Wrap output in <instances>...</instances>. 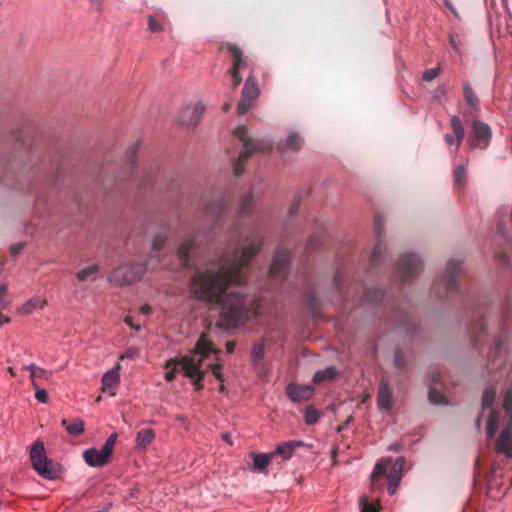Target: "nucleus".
I'll return each instance as SVG.
<instances>
[{"label":"nucleus","mask_w":512,"mask_h":512,"mask_svg":"<svg viewBox=\"0 0 512 512\" xmlns=\"http://www.w3.org/2000/svg\"><path fill=\"white\" fill-rule=\"evenodd\" d=\"M383 224L384 222L382 217L379 214L376 215L374 219V230L378 238H380V236L382 235Z\"/></svg>","instance_id":"6e6d98bb"},{"label":"nucleus","mask_w":512,"mask_h":512,"mask_svg":"<svg viewBox=\"0 0 512 512\" xmlns=\"http://www.w3.org/2000/svg\"><path fill=\"white\" fill-rule=\"evenodd\" d=\"M212 352L216 351L213 349L211 342L202 334L195 349L176 362L181 366L184 375L193 380V385L198 391L203 389L202 381L206 374V370L201 369L202 362ZM171 363H175V361L169 362V364Z\"/></svg>","instance_id":"f03ea898"},{"label":"nucleus","mask_w":512,"mask_h":512,"mask_svg":"<svg viewBox=\"0 0 512 512\" xmlns=\"http://www.w3.org/2000/svg\"><path fill=\"white\" fill-rule=\"evenodd\" d=\"M449 45L453 51H455L456 53L459 52L456 36L454 34H450L449 36Z\"/></svg>","instance_id":"e2e57ef3"},{"label":"nucleus","mask_w":512,"mask_h":512,"mask_svg":"<svg viewBox=\"0 0 512 512\" xmlns=\"http://www.w3.org/2000/svg\"><path fill=\"white\" fill-rule=\"evenodd\" d=\"M227 49L231 53L233 58L235 59V63L234 64H242L243 60H242V52H241V50L237 46H234V45H228Z\"/></svg>","instance_id":"de8ad7c7"},{"label":"nucleus","mask_w":512,"mask_h":512,"mask_svg":"<svg viewBox=\"0 0 512 512\" xmlns=\"http://www.w3.org/2000/svg\"><path fill=\"white\" fill-rule=\"evenodd\" d=\"M499 423V414L495 410H491L490 415L487 421V436L488 438H493Z\"/></svg>","instance_id":"c756f323"},{"label":"nucleus","mask_w":512,"mask_h":512,"mask_svg":"<svg viewBox=\"0 0 512 512\" xmlns=\"http://www.w3.org/2000/svg\"><path fill=\"white\" fill-rule=\"evenodd\" d=\"M377 404L380 409L390 410L393 406L392 400V391L384 379L380 381L378 394H377Z\"/></svg>","instance_id":"a211bd4d"},{"label":"nucleus","mask_w":512,"mask_h":512,"mask_svg":"<svg viewBox=\"0 0 512 512\" xmlns=\"http://www.w3.org/2000/svg\"><path fill=\"white\" fill-rule=\"evenodd\" d=\"M124 322L131 328L135 329L136 331H139L141 329L140 325H135L133 323V318L131 316H126Z\"/></svg>","instance_id":"69168bd1"},{"label":"nucleus","mask_w":512,"mask_h":512,"mask_svg":"<svg viewBox=\"0 0 512 512\" xmlns=\"http://www.w3.org/2000/svg\"><path fill=\"white\" fill-rule=\"evenodd\" d=\"M155 438V433L151 428H144L136 435V445L138 448L145 449Z\"/></svg>","instance_id":"5701e85b"},{"label":"nucleus","mask_w":512,"mask_h":512,"mask_svg":"<svg viewBox=\"0 0 512 512\" xmlns=\"http://www.w3.org/2000/svg\"><path fill=\"white\" fill-rule=\"evenodd\" d=\"M439 72H440L439 66L428 69L423 73V79L426 81H432L439 75Z\"/></svg>","instance_id":"5fc2aeb1"},{"label":"nucleus","mask_w":512,"mask_h":512,"mask_svg":"<svg viewBox=\"0 0 512 512\" xmlns=\"http://www.w3.org/2000/svg\"><path fill=\"white\" fill-rule=\"evenodd\" d=\"M306 303L311 308L312 311H316L318 309V300L314 293H309L306 296Z\"/></svg>","instance_id":"13d9d810"},{"label":"nucleus","mask_w":512,"mask_h":512,"mask_svg":"<svg viewBox=\"0 0 512 512\" xmlns=\"http://www.w3.org/2000/svg\"><path fill=\"white\" fill-rule=\"evenodd\" d=\"M495 450L499 454H504L508 458H512V433L508 429H503L500 433Z\"/></svg>","instance_id":"6ab92c4d"},{"label":"nucleus","mask_w":512,"mask_h":512,"mask_svg":"<svg viewBox=\"0 0 512 512\" xmlns=\"http://www.w3.org/2000/svg\"><path fill=\"white\" fill-rule=\"evenodd\" d=\"M146 271L144 264H125L115 268L108 277L116 285H130L138 281Z\"/></svg>","instance_id":"423d86ee"},{"label":"nucleus","mask_w":512,"mask_h":512,"mask_svg":"<svg viewBox=\"0 0 512 512\" xmlns=\"http://www.w3.org/2000/svg\"><path fill=\"white\" fill-rule=\"evenodd\" d=\"M226 205V201L223 198L204 201V217L207 218L211 226L218 222L222 213L226 209Z\"/></svg>","instance_id":"9b49d317"},{"label":"nucleus","mask_w":512,"mask_h":512,"mask_svg":"<svg viewBox=\"0 0 512 512\" xmlns=\"http://www.w3.org/2000/svg\"><path fill=\"white\" fill-rule=\"evenodd\" d=\"M287 395L293 402L309 400L314 394V388L310 385L289 384L286 388Z\"/></svg>","instance_id":"dca6fc26"},{"label":"nucleus","mask_w":512,"mask_h":512,"mask_svg":"<svg viewBox=\"0 0 512 512\" xmlns=\"http://www.w3.org/2000/svg\"><path fill=\"white\" fill-rule=\"evenodd\" d=\"M289 260V251L285 248H278L273 256L269 270L271 277L283 280L287 275Z\"/></svg>","instance_id":"1a4fd4ad"},{"label":"nucleus","mask_w":512,"mask_h":512,"mask_svg":"<svg viewBox=\"0 0 512 512\" xmlns=\"http://www.w3.org/2000/svg\"><path fill=\"white\" fill-rule=\"evenodd\" d=\"M472 133L473 136L469 141L471 148L486 149L489 146L492 131L486 123L474 120L472 122Z\"/></svg>","instance_id":"6e6552de"},{"label":"nucleus","mask_w":512,"mask_h":512,"mask_svg":"<svg viewBox=\"0 0 512 512\" xmlns=\"http://www.w3.org/2000/svg\"><path fill=\"white\" fill-rule=\"evenodd\" d=\"M383 297H384V293L381 289L371 288V289H367L365 291L364 296H363V301L365 303L376 304V303L382 301Z\"/></svg>","instance_id":"c85d7f7f"},{"label":"nucleus","mask_w":512,"mask_h":512,"mask_svg":"<svg viewBox=\"0 0 512 512\" xmlns=\"http://www.w3.org/2000/svg\"><path fill=\"white\" fill-rule=\"evenodd\" d=\"M264 356V344L256 343L252 350V359L254 363H258L263 359Z\"/></svg>","instance_id":"a19ab883"},{"label":"nucleus","mask_w":512,"mask_h":512,"mask_svg":"<svg viewBox=\"0 0 512 512\" xmlns=\"http://www.w3.org/2000/svg\"><path fill=\"white\" fill-rule=\"evenodd\" d=\"M253 207V195L251 192L246 193L242 198L240 202V210L241 213H247L249 212Z\"/></svg>","instance_id":"ea45409f"},{"label":"nucleus","mask_w":512,"mask_h":512,"mask_svg":"<svg viewBox=\"0 0 512 512\" xmlns=\"http://www.w3.org/2000/svg\"><path fill=\"white\" fill-rule=\"evenodd\" d=\"M204 110L205 107L200 102L188 104L179 113L178 121L182 125L194 127L199 123Z\"/></svg>","instance_id":"9d476101"},{"label":"nucleus","mask_w":512,"mask_h":512,"mask_svg":"<svg viewBox=\"0 0 512 512\" xmlns=\"http://www.w3.org/2000/svg\"><path fill=\"white\" fill-rule=\"evenodd\" d=\"M319 419V413L313 407H308L305 412V422L309 425L315 424Z\"/></svg>","instance_id":"79ce46f5"},{"label":"nucleus","mask_w":512,"mask_h":512,"mask_svg":"<svg viewBox=\"0 0 512 512\" xmlns=\"http://www.w3.org/2000/svg\"><path fill=\"white\" fill-rule=\"evenodd\" d=\"M386 474V462L384 460L378 461L374 467L371 475V486L375 489L378 485V480Z\"/></svg>","instance_id":"cd10ccee"},{"label":"nucleus","mask_w":512,"mask_h":512,"mask_svg":"<svg viewBox=\"0 0 512 512\" xmlns=\"http://www.w3.org/2000/svg\"><path fill=\"white\" fill-rule=\"evenodd\" d=\"M242 95L253 100H256L259 96V88L257 82L252 76L247 78L242 90Z\"/></svg>","instance_id":"393cba45"},{"label":"nucleus","mask_w":512,"mask_h":512,"mask_svg":"<svg viewBox=\"0 0 512 512\" xmlns=\"http://www.w3.org/2000/svg\"><path fill=\"white\" fill-rule=\"evenodd\" d=\"M240 67L241 66H233L229 70V73L231 74V77H232V80H233V86L234 87H237L241 83V81H242V78L239 75Z\"/></svg>","instance_id":"864d4df0"},{"label":"nucleus","mask_w":512,"mask_h":512,"mask_svg":"<svg viewBox=\"0 0 512 512\" xmlns=\"http://www.w3.org/2000/svg\"><path fill=\"white\" fill-rule=\"evenodd\" d=\"M361 511L362 512H379V507L367 501L366 498L361 497L360 499Z\"/></svg>","instance_id":"c03bdc74"},{"label":"nucleus","mask_w":512,"mask_h":512,"mask_svg":"<svg viewBox=\"0 0 512 512\" xmlns=\"http://www.w3.org/2000/svg\"><path fill=\"white\" fill-rule=\"evenodd\" d=\"M303 146V139L297 132H291L285 140H281L277 148L280 152L299 151Z\"/></svg>","instance_id":"aec40b11"},{"label":"nucleus","mask_w":512,"mask_h":512,"mask_svg":"<svg viewBox=\"0 0 512 512\" xmlns=\"http://www.w3.org/2000/svg\"><path fill=\"white\" fill-rule=\"evenodd\" d=\"M429 400L433 404H443L445 403V396L436 389L429 390Z\"/></svg>","instance_id":"37998d69"},{"label":"nucleus","mask_w":512,"mask_h":512,"mask_svg":"<svg viewBox=\"0 0 512 512\" xmlns=\"http://www.w3.org/2000/svg\"><path fill=\"white\" fill-rule=\"evenodd\" d=\"M337 375V371L334 367H327L323 370L317 371L313 376V383L320 384L324 381L333 380Z\"/></svg>","instance_id":"a878e982"},{"label":"nucleus","mask_w":512,"mask_h":512,"mask_svg":"<svg viewBox=\"0 0 512 512\" xmlns=\"http://www.w3.org/2000/svg\"><path fill=\"white\" fill-rule=\"evenodd\" d=\"M255 100L246 98L245 96L241 95V99L237 106V112L240 115H243L249 111V109L253 106Z\"/></svg>","instance_id":"58836bf2"},{"label":"nucleus","mask_w":512,"mask_h":512,"mask_svg":"<svg viewBox=\"0 0 512 512\" xmlns=\"http://www.w3.org/2000/svg\"><path fill=\"white\" fill-rule=\"evenodd\" d=\"M466 169L463 165L455 167L453 171L454 182L457 187H461L465 182Z\"/></svg>","instance_id":"e433bc0d"},{"label":"nucleus","mask_w":512,"mask_h":512,"mask_svg":"<svg viewBox=\"0 0 512 512\" xmlns=\"http://www.w3.org/2000/svg\"><path fill=\"white\" fill-rule=\"evenodd\" d=\"M24 244L23 243H17L11 246L10 252L13 256H17L23 249Z\"/></svg>","instance_id":"0e129e2a"},{"label":"nucleus","mask_w":512,"mask_h":512,"mask_svg":"<svg viewBox=\"0 0 512 512\" xmlns=\"http://www.w3.org/2000/svg\"><path fill=\"white\" fill-rule=\"evenodd\" d=\"M30 458L33 468L45 479L54 480L58 478L61 467L47 459L43 442L37 441L31 448Z\"/></svg>","instance_id":"20e7f679"},{"label":"nucleus","mask_w":512,"mask_h":512,"mask_svg":"<svg viewBox=\"0 0 512 512\" xmlns=\"http://www.w3.org/2000/svg\"><path fill=\"white\" fill-rule=\"evenodd\" d=\"M61 424L66 431L72 436H78L84 431V422L80 418H74L71 422L63 419Z\"/></svg>","instance_id":"b1692460"},{"label":"nucleus","mask_w":512,"mask_h":512,"mask_svg":"<svg viewBox=\"0 0 512 512\" xmlns=\"http://www.w3.org/2000/svg\"><path fill=\"white\" fill-rule=\"evenodd\" d=\"M396 268L399 280L406 284L418 275L422 268V261L415 254H403L398 259Z\"/></svg>","instance_id":"0eeeda50"},{"label":"nucleus","mask_w":512,"mask_h":512,"mask_svg":"<svg viewBox=\"0 0 512 512\" xmlns=\"http://www.w3.org/2000/svg\"><path fill=\"white\" fill-rule=\"evenodd\" d=\"M148 27L151 32H157L161 29V25L151 15L148 17Z\"/></svg>","instance_id":"052dcab7"},{"label":"nucleus","mask_w":512,"mask_h":512,"mask_svg":"<svg viewBox=\"0 0 512 512\" xmlns=\"http://www.w3.org/2000/svg\"><path fill=\"white\" fill-rule=\"evenodd\" d=\"M503 408L507 413L512 412V388L507 389L504 395Z\"/></svg>","instance_id":"49530a36"},{"label":"nucleus","mask_w":512,"mask_h":512,"mask_svg":"<svg viewBox=\"0 0 512 512\" xmlns=\"http://www.w3.org/2000/svg\"><path fill=\"white\" fill-rule=\"evenodd\" d=\"M23 369L30 371V378L38 377V378L48 380L52 374L51 372L46 371L45 369L40 368V367L36 366L35 364H31L29 366H24Z\"/></svg>","instance_id":"2f4dec72"},{"label":"nucleus","mask_w":512,"mask_h":512,"mask_svg":"<svg viewBox=\"0 0 512 512\" xmlns=\"http://www.w3.org/2000/svg\"><path fill=\"white\" fill-rule=\"evenodd\" d=\"M406 360L402 351L397 350L394 355V365L399 369H403L405 367Z\"/></svg>","instance_id":"3c124183"},{"label":"nucleus","mask_w":512,"mask_h":512,"mask_svg":"<svg viewBox=\"0 0 512 512\" xmlns=\"http://www.w3.org/2000/svg\"><path fill=\"white\" fill-rule=\"evenodd\" d=\"M35 398L41 403H47L49 399L48 393L44 389H37L35 392Z\"/></svg>","instance_id":"bf43d9fd"},{"label":"nucleus","mask_w":512,"mask_h":512,"mask_svg":"<svg viewBox=\"0 0 512 512\" xmlns=\"http://www.w3.org/2000/svg\"><path fill=\"white\" fill-rule=\"evenodd\" d=\"M404 465H405L404 457H398L394 461L389 473L387 474L388 492L390 495L395 494L397 491V488H398L399 483L403 476Z\"/></svg>","instance_id":"f8f14e48"},{"label":"nucleus","mask_w":512,"mask_h":512,"mask_svg":"<svg viewBox=\"0 0 512 512\" xmlns=\"http://www.w3.org/2000/svg\"><path fill=\"white\" fill-rule=\"evenodd\" d=\"M462 272V263L457 259H451L447 263L446 270L441 279L435 283V293L439 298H443L450 293L458 290L456 276Z\"/></svg>","instance_id":"39448f33"},{"label":"nucleus","mask_w":512,"mask_h":512,"mask_svg":"<svg viewBox=\"0 0 512 512\" xmlns=\"http://www.w3.org/2000/svg\"><path fill=\"white\" fill-rule=\"evenodd\" d=\"M502 343H503V338L502 337H498V339L496 340L495 347L493 348V350L490 351V354H489V358L491 359V362H495L496 361L497 354L500 351Z\"/></svg>","instance_id":"4d7b16f0"},{"label":"nucleus","mask_w":512,"mask_h":512,"mask_svg":"<svg viewBox=\"0 0 512 512\" xmlns=\"http://www.w3.org/2000/svg\"><path fill=\"white\" fill-rule=\"evenodd\" d=\"M450 125L453 130L454 136L446 134L444 136V139L449 147L455 144V149L453 150V152L456 153L464 139L465 130L460 119L457 116H452L450 118Z\"/></svg>","instance_id":"ddd939ff"},{"label":"nucleus","mask_w":512,"mask_h":512,"mask_svg":"<svg viewBox=\"0 0 512 512\" xmlns=\"http://www.w3.org/2000/svg\"><path fill=\"white\" fill-rule=\"evenodd\" d=\"M111 454H105V449L89 448L83 453L85 462L91 467H102L109 463Z\"/></svg>","instance_id":"2eb2a0df"},{"label":"nucleus","mask_w":512,"mask_h":512,"mask_svg":"<svg viewBox=\"0 0 512 512\" xmlns=\"http://www.w3.org/2000/svg\"><path fill=\"white\" fill-rule=\"evenodd\" d=\"M464 97L466 102L473 108H476L479 104L478 97L472 90L471 86L466 83L464 85Z\"/></svg>","instance_id":"72a5a7b5"},{"label":"nucleus","mask_w":512,"mask_h":512,"mask_svg":"<svg viewBox=\"0 0 512 512\" xmlns=\"http://www.w3.org/2000/svg\"><path fill=\"white\" fill-rule=\"evenodd\" d=\"M234 135L242 143L243 150L234 162V175L239 177L244 172L246 161L252 154L265 153L272 150V144L268 139H258L249 135L246 126H239L234 130Z\"/></svg>","instance_id":"7ed1b4c3"},{"label":"nucleus","mask_w":512,"mask_h":512,"mask_svg":"<svg viewBox=\"0 0 512 512\" xmlns=\"http://www.w3.org/2000/svg\"><path fill=\"white\" fill-rule=\"evenodd\" d=\"M179 360H180V358H175V359H169V360L166 362V364H165V368H166V369H168V368H170V367H173V368H172V370L168 371V372L166 373V375H165V379H166L168 382H171V381H173V380L175 379L176 373H177L178 371H182V370H181V366H180L178 363H177V364H176V363H171V364H169V362H171V361H175V362H177V361H179Z\"/></svg>","instance_id":"f704fd0d"},{"label":"nucleus","mask_w":512,"mask_h":512,"mask_svg":"<svg viewBox=\"0 0 512 512\" xmlns=\"http://www.w3.org/2000/svg\"><path fill=\"white\" fill-rule=\"evenodd\" d=\"M117 439V434L113 433L109 436V438L106 440L105 444L103 445V448L105 449V454L107 455L110 453L112 455L114 445Z\"/></svg>","instance_id":"09e8293b"},{"label":"nucleus","mask_w":512,"mask_h":512,"mask_svg":"<svg viewBox=\"0 0 512 512\" xmlns=\"http://www.w3.org/2000/svg\"><path fill=\"white\" fill-rule=\"evenodd\" d=\"M47 304L46 299L41 297H34L27 301L22 307H21V313L22 314H30L33 312L34 309L37 308H43Z\"/></svg>","instance_id":"bb28decb"},{"label":"nucleus","mask_w":512,"mask_h":512,"mask_svg":"<svg viewBox=\"0 0 512 512\" xmlns=\"http://www.w3.org/2000/svg\"><path fill=\"white\" fill-rule=\"evenodd\" d=\"M140 147V142L137 141L135 143H133L128 149H127V152H126V157L127 159L133 163L134 162V159H135V156L137 154V151Z\"/></svg>","instance_id":"603ef678"},{"label":"nucleus","mask_w":512,"mask_h":512,"mask_svg":"<svg viewBox=\"0 0 512 512\" xmlns=\"http://www.w3.org/2000/svg\"><path fill=\"white\" fill-rule=\"evenodd\" d=\"M6 293V285H0V311L7 309L10 305V301L6 298Z\"/></svg>","instance_id":"a18cd8bd"},{"label":"nucleus","mask_w":512,"mask_h":512,"mask_svg":"<svg viewBox=\"0 0 512 512\" xmlns=\"http://www.w3.org/2000/svg\"><path fill=\"white\" fill-rule=\"evenodd\" d=\"M99 271V266L97 264H93L89 267H86L82 270H80L77 274H76V277L79 281H85L87 280L90 276L92 275H95L97 274Z\"/></svg>","instance_id":"c9c22d12"},{"label":"nucleus","mask_w":512,"mask_h":512,"mask_svg":"<svg viewBox=\"0 0 512 512\" xmlns=\"http://www.w3.org/2000/svg\"><path fill=\"white\" fill-rule=\"evenodd\" d=\"M198 241L195 236L188 235L186 236L179 245L177 250V256L180 260L181 265L184 268L190 266V252L198 246Z\"/></svg>","instance_id":"4468645a"},{"label":"nucleus","mask_w":512,"mask_h":512,"mask_svg":"<svg viewBox=\"0 0 512 512\" xmlns=\"http://www.w3.org/2000/svg\"><path fill=\"white\" fill-rule=\"evenodd\" d=\"M120 364H117L114 368L106 372L102 377V391L109 392L111 396H115V389L117 388L120 381Z\"/></svg>","instance_id":"f3484780"},{"label":"nucleus","mask_w":512,"mask_h":512,"mask_svg":"<svg viewBox=\"0 0 512 512\" xmlns=\"http://www.w3.org/2000/svg\"><path fill=\"white\" fill-rule=\"evenodd\" d=\"M444 2V5L452 12V14L455 16V17H458V13L455 9V7L453 6V4L449 1V0H443Z\"/></svg>","instance_id":"338daca9"},{"label":"nucleus","mask_w":512,"mask_h":512,"mask_svg":"<svg viewBox=\"0 0 512 512\" xmlns=\"http://www.w3.org/2000/svg\"><path fill=\"white\" fill-rule=\"evenodd\" d=\"M302 443L298 441H287L280 445H278L274 452V458L277 456H281L283 460H288L292 457L295 448L301 446Z\"/></svg>","instance_id":"412c9836"},{"label":"nucleus","mask_w":512,"mask_h":512,"mask_svg":"<svg viewBox=\"0 0 512 512\" xmlns=\"http://www.w3.org/2000/svg\"><path fill=\"white\" fill-rule=\"evenodd\" d=\"M334 287L336 290H341V274L338 272L334 277Z\"/></svg>","instance_id":"774afa93"},{"label":"nucleus","mask_w":512,"mask_h":512,"mask_svg":"<svg viewBox=\"0 0 512 512\" xmlns=\"http://www.w3.org/2000/svg\"><path fill=\"white\" fill-rule=\"evenodd\" d=\"M167 237H168V235L164 231H161L154 236V239L152 242L153 254L151 255V257H158L157 253L164 246V244L167 240Z\"/></svg>","instance_id":"7c9ffc66"},{"label":"nucleus","mask_w":512,"mask_h":512,"mask_svg":"<svg viewBox=\"0 0 512 512\" xmlns=\"http://www.w3.org/2000/svg\"><path fill=\"white\" fill-rule=\"evenodd\" d=\"M477 330L479 332H485L486 330V322L483 318H480L477 322V326L472 328V333L474 337V344L477 345L478 339H477Z\"/></svg>","instance_id":"8fccbe9b"},{"label":"nucleus","mask_w":512,"mask_h":512,"mask_svg":"<svg viewBox=\"0 0 512 512\" xmlns=\"http://www.w3.org/2000/svg\"><path fill=\"white\" fill-rule=\"evenodd\" d=\"M496 390L493 387L487 388L482 397V405L484 408L490 407L495 400Z\"/></svg>","instance_id":"4c0bfd02"},{"label":"nucleus","mask_w":512,"mask_h":512,"mask_svg":"<svg viewBox=\"0 0 512 512\" xmlns=\"http://www.w3.org/2000/svg\"><path fill=\"white\" fill-rule=\"evenodd\" d=\"M263 245V235L250 231L244 243L224 252L205 270L194 272L190 290L193 296L220 308L221 325L237 327L253 314L245 287L246 271Z\"/></svg>","instance_id":"f257e3e1"},{"label":"nucleus","mask_w":512,"mask_h":512,"mask_svg":"<svg viewBox=\"0 0 512 512\" xmlns=\"http://www.w3.org/2000/svg\"><path fill=\"white\" fill-rule=\"evenodd\" d=\"M386 247L382 243V241L378 240L375 247L373 248V251L370 256V264L371 266L376 265V263L382 258V255L385 251Z\"/></svg>","instance_id":"473e14b6"},{"label":"nucleus","mask_w":512,"mask_h":512,"mask_svg":"<svg viewBox=\"0 0 512 512\" xmlns=\"http://www.w3.org/2000/svg\"><path fill=\"white\" fill-rule=\"evenodd\" d=\"M209 367L212 369L214 376L223 382V374L221 373L222 366L220 364H210Z\"/></svg>","instance_id":"680f3d73"},{"label":"nucleus","mask_w":512,"mask_h":512,"mask_svg":"<svg viewBox=\"0 0 512 512\" xmlns=\"http://www.w3.org/2000/svg\"><path fill=\"white\" fill-rule=\"evenodd\" d=\"M253 457V469L259 472H264L266 467L274 459V454L271 453H251Z\"/></svg>","instance_id":"4be33fe9"}]
</instances>
